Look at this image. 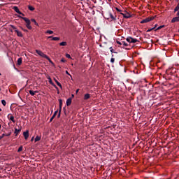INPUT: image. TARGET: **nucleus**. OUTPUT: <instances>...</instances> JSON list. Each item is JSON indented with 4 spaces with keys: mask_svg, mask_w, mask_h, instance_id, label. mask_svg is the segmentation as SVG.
I'll use <instances>...</instances> for the list:
<instances>
[{
    "mask_svg": "<svg viewBox=\"0 0 179 179\" xmlns=\"http://www.w3.org/2000/svg\"><path fill=\"white\" fill-rule=\"evenodd\" d=\"M54 80H55V83L57 84V85L59 86L61 89H62V84H61L60 83H59V82L56 80V78H54Z\"/></svg>",
    "mask_w": 179,
    "mask_h": 179,
    "instance_id": "a211bd4d",
    "label": "nucleus"
},
{
    "mask_svg": "<svg viewBox=\"0 0 179 179\" xmlns=\"http://www.w3.org/2000/svg\"><path fill=\"white\" fill-rule=\"evenodd\" d=\"M66 62V60H65V59H64V58L61 59V62L65 63Z\"/></svg>",
    "mask_w": 179,
    "mask_h": 179,
    "instance_id": "c03bdc74",
    "label": "nucleus"
},
{
    "mask_svg": "<svg viewBox=\"0 0 179 179\" xmlns=\"http://www.w3.org/2000/svg\"><path fill=\"white\" fill-rule=\"evenodd\" d=\"M52 41H59V40H60V38H59V37L55 36V37H52Z\"/></svg>",
    "mask_w": 179,
    "mask_h": 179,
    "instance_id": "c85d7f7f",
    "label": "nucleus"
},
{
    "mask_svg": "<svg viewBox=\"0 0 179 179\" xmlns=\"http://www.w3.org/2000/svg\"><path fill=\"white\" fill-rule=\"evenodd\" d=\"M23 150V147L22 146H20V148H18V152H20Z\"/></svg>",
    "mask_w": 179,
    "mask_h": 179,
    "instance_id": "4c0bfd02",
    "label": "nucleus"
},
{
    "mask_svg": "<svg viewBox=\"0 0 179 179\" xmlns=\"http://www.w3.org/2000/svg\"><path fill=\"white\" fill-rule=\"evenodd\" d=\"M81 1H83V0H80Z\"/></svg>",
    "mask_w": 179,
    "mask_h": 179,
    "instance_id": "e2e57ef3",
    "label": "nucleus"
},
{
    "mask_svg": "<svg viewBox=\"0 0 179 179\" xmlns=\"http://www.w3.org/2000/svg\"><path fill=\"white\" fill-rule=\"evenodd\" d=\"M177 2H178L179 1V0H176Z\"/></svg>",
    "mask_w": 179,
    "mask_h": 179,
    "instance_id": "052dcab7",
    "label": "nucleus"
},
{
    "mask_svg": "<svg viewBox=\"0 0 179 179\" xmlns=\"http://www.w3.org/2000/svg\"><path fill=\"white\" fill-rule=\"evenodd\" d=\"M58 112H59V110H57L55 113H54V114H53V117H56L57 116V113H58Z\"/></svg>",
    "mask_w": 179,
    "mask_h": 179,
    "instance_id": "e433bc0d",
    "label": "nucleus"
},
{
    "mask_svg": "<svg viewBox=\"0 0 179 179\" xmlns=\"http://www.w3.org/2000/svg\"><path fill=\"white\" fill-rule=\"evenodd\" d=\"M62 106H59V110H60V112H62Z\"/></svg>",
    "mask_w": 179,
    "mask_h": 179,
    "instance_id": "3c124183",
    "label": "nucleus"
},
{
    "mask_svg": "<svg viewBox=\"0 0 179 179\" xmlns=\"http://www.w3.org/2000/svg\"><path fill=\"white\" fill-rule=\"evenodd\" d=\"M41 57H43V58H45V59H47L49 62L52 63L51 59H50L48 56H47V55H45V53H43V52H42Z\"/></svg>",
    "mask_w": 179,
    "mask_h": 179,
    "instance_id": "39448f33",
    "label": "nucleus"
},
{
    "mask_svg": "<svg viewBox=\"0 0 179 179\" xmlns=\"http://www.w3.org/2000/svg\"><path fill=\"white\" fill-rule=\"evenodd\" d=\"M20 29H21L24 32H25V33L29 32L28 29H24V28H23V27H20Z\"/></svg>",
    "mask_w": 179,
    "mask_h": 179,
    "instance_id": "2f4dec72",
    "label": "nucleus"
},
{
    "mask_svg": "<svg viewBox=\"0 0 179 179\" xmlns=\"http://www.w3.org/2000/svg\"><path fill=\"white\" fill-rule=\"evenodd\" d=\"M157 27V24H156L155 25L154 28L156 29Z\"/></svg>",
    "mask_w": 179,
    "mask_h": 179,
    "instance_id": "4d7b16f0",
    "label": "nucleus"
},
{
    "mask_svg": "<svg viewBox=\"0 0 179 179\" xmlns=\"http://www.w3.org/2000/svg\"><path fill=\"white\" fill-rule=\"evenodd\" d=\"M79 91H80V90H79V89L76 90V94H78V92H79Z\"/></svg>",
    "mask_w": 179,
    "mask_h": 179,
    "instance_id": "49530a36",
    "label": "nucleus"
},
{
    "mask_svg": "<svg viewBox=\"0 0 179 179\" xmlns=\"http://www.w3.org/2000/svg\"><path fill=\"white\" fill-rule=\"evenodd\" d=\"M23 136L25 140H27L29 136V131L28 130H27L26 131L23 132Z\"/></svg>",
    "mask_w": 179,
    "mask_h": 179,
    "instance_id": "0eeeda50",
    "label": "nucleus"
},
{
    "mask_svg": "<svg viewBox=\"0 0 179 179\" xmlns=\"http://www.w3.org/2000/svg\"><path fill=\"white\" fill-rule=\"evenodd\" d=\"M53 38L52 36H50L48 37V38Z\"/></svg>",
    "mask_w": 179,
    "mask_h": 179,
    "instance_id": "5fc2aeb1",
    "label": "nucleus"
},
{
    "mask_svg": "<svg viewBox=\"0 0 179 179\" xmlns=\"http://www.w3.org/2000/svg\"><path fill=\"white\" fill-rule=\"evenodd\" d=\"M74 97H75L74 94H71V99H72L73 98H74Z\"/></svg>",
    "mask_w": 179,
    "mask_h": 179,
    "instance_id": "864d4df0",
    "label": "nucleus"
},
{
    "mask_svg": "<svg viewBox=\"0 0 179 179\" xmlns=\"http://www.w3.org/2000/svg\"><path fill=\"white\" fill-rule=\"evenodd\" d=\"M154 19H155V17H154V16L148 17H146V18L142 20L141 21V24H145V23L150 22V21H152Z\"/></svg>",
    "mask_w": 179,
    "mask_h": 179,
    "instance_id": "f03ea898",
    "label": "nucleus"
},
{
    "mask_svg": "<svg viewBox=\"0 0 179 179\" xmlns=\"http://www.w3.org/2000/svg\"><path fill=\"white\" fill-rule=\"evenodd\" d=\"M64 110H65V108H63Z\"/></svg>",
    "mask_w": 179,
    "mask_h": 179,
    "instance_id": "680f3d73",
    "label": "nucleus"
},
{
    "mask_svg": "<svg viewBox=\"0 0 179 179\" xmlns=\"http://www.w3.org/2000/svg\"><path fill=\"white\" fill-rule=\"evenodd\" d=\"M20 15L24 16V14L23 13H20Z\"/></svg>",
    "mask_w": 179,
    "mask_h": 179,
    "instance_id": "8fccbe9b",
    "label": "nucleus"
},
{
    "mask_svg": "<svg viewBox=\"0 0 179 179\" xmlns=\"http://www.w3.org/2000/svg\"><path fill=\"white\" fill-rule=\"evenodd\" d=\"M31 22H34V24L36 25V26H38V23L36 22V20L34 19V18H31L30 20Z\"/></svg>",
    "mask_w": 179,
    "mask_h": 179,
    "instance_id": "6ab92c4d",
    "label": "nucleus"
},
{
    "mask_svg": "<svg viewBox=\"0 0 179 179\" xmlns=\"http://www.w3.org/2000/svg\"><path fill=\"white\" fill-rule=\"evenodd\" d=\"M61 117V110H59L57 118H59Z\"/></svg>",
    "mask_w": 179,
    "mask_h": 179,
    "instance_id": "37998d69",
    "label": "nucleus"
},
{
    "mask_svg": "<svg viewBox=\"0 0 179 179\" xmlns=\"http://www.w3.org/2000/svg\"><path fill=\"white\" fill-rule=\"evenodd\" d=\"M154 29H155V27H152V28L148 29L147 30V32H150V31H152L154 30Z\"/></svg>",
    "mask_w": 179,
    "mask_h": 179,
    "instance_id": "c9c22d12",
    "label": "nucleus"
},
{
    "mask_svg": "<svg viewBox=\"0 0 179 179\" xmlns=\"http://www.w3.org/2000/svg\"><path fill=\"white\" fill-rule=\"evenodd\" d=\"M179 11V5L178 4L174 8V13Z\"/></svg>",
    "mask_w": 179,
    "mask_h": 179,
    "instance_id": "bb28decb",
    "label": "nucleus"
},
{
    "mask_svg": "<svg viewBox=\"0 0 179 179\" xmlns=\"http://www.w3.org/2000/svg\"><path fill=\"white\" fill-rule=\"evenodd\" d=\"M13 10H14V11L18 14H22V12L20 10L17 6L13 7Z\"/></svg>",
    "mask_w": 179,
    "mask_h": 179,
    "instance_id": "9d476101",
    "label": "nucleus"
},
{
    "mask_svg": "<svg viewBox=\"0 0 179 179\" xmlns=\"http://www.w3.org/2000/svg\"><path fill=\"white\" fill-rule=\"evenodd\" d=\"M122 43L125 47H127L129 45V44L126 41H122Z\"/></svg>",
    "mask_w": 179,
    "mask_h": 179,
    "instance_id": "7c9ffc66",
    "label": "nucleus"
},
{
    "mask_svg": "<svg viewBox=\"0 0 179 179\" xmlns=\"http://www.w3.org/2000/svg\"><path fill=\"white\" fill-rule=\"evenodd\" d=\"M115 10H117V12H122V10L117 7H115Z\"/></svg>",
    "mask_w": 179,
    "mask_h": 179,
    "instance_id": "a19ab883",
    "label": "nucleus"
},
{
    "mask_svg": "<svg viewBox=\"0 0 179 179\" xmlns=\"http://www.w3.org/2000/svg\"><path fill=\"white\" fill-rule=\"evenodd\" d=\"M41 138L38 136H37L35 139H34V142H37V141H41Z\"/></svg>",
    "mask_w": 179,
    "mask_h": 179,
    "instance_id": "a878e982",
    "label": "nucleus"
},
{
    "mask_svg": "<svg viewBox=\"0 0 179 179\" xmlns=\"http://www.w3.org/2000/svg\"><path fill=\"white\" fill-rule=\"evenodd\" d=\"M176 15H177L178 17H179V10H178V13H176Z\"/></svg>",
    "mask_w": 179,
    "mask_h": 179,
    "instance_id": "09e8293b",
    "label": "nucleus"
},
{
    "mask_svg": "<svg viewBox=\"0 0 179 179\" xmlns=\"http://www.w3.org/2000/svg\"><path fill=\"white\" fill-rule=\"evenodd\" d=\"M1 104H3V106H6V101L5 100H1Z\"/></svg>",
    "mask_w": 179,
    "mask_h": 179,
    "instance_id": "f704fd0d",
    "label": "nucleus"
},
{
    "mask_svg": "<svg viewBox=\"0 0 179 179\" xmlns=\"http://www.w3.org/2000/svg\"><path fill=\"white\" fill-rule=\"evenodd\" d=\"M29 93L31 96H34L36 93H38V91H32L31 90H30L29 91Z\"/></svg>",
    "mask_w": 179,
    "mask_h": 179,
    "instance_id": "2eb2a0df",
    "label": "nucleus"
},
{
    "mask_svg": "<svg viewBox=\"0 0 179 179\" xmlns=\"http://www.w3.org/2000/svg\"><path fill=\"white\" fill-rule=\"evenodd\" d=\"M48 80H49V81H48L49 83H50L51 85H52L53 87H55V88L57 90H58V87H57V85H55V84H54V83H53L52 78H50V77H49V78H48Z\"/></svg>",
    "mask_w": 179,
    "mask_h": 179,
    "instance_id": "6e6552de",
    "label": "nucleus"
},
{
    "mask_svg": "<svg viewBox=\"0 0 179 179\" xmlns=\"http://www.w3.org/2000/svg\"><path fill=\"white\" fill-rule=\"evenodd\" d=\"M178 32H179V28H178Z\"/></svg>",
    "mask_w": 179,
    "mask_h": 179,
    "instance_id": "0e129e2a",
    "label": "nucleus"
},
{
    "mask_svg": "<svg viewBox=\"0 0 179 179\" xmlns=\"http://www.w3.org/2000/svg\"><path fill=\"white\" fill-rule=\"evenodd\" d=\"M2 111V110H1V108H0V112H1Z\"/></svg>",
    "mask_w": 179,
    "mask_h": 179,
    "instance_id": "bf43d9fd",
    "label": "nucleus"
},
{
    "mask_svg": "<svg viewBox=\"0 0 179 179\" xmlns=\"http://www.w3.org/2000/svg\"><path fill=\"white\" fill-rule=\"evenodd\" d=\"M108 17H107V20H109V18H110V21H116L117 20L116 16H114L112 13L108 12Z\"/></svg>",
    "mask_w": 179,
    "mask_h": 179,
    "instance_id": "7ed1b4c3",
    "label": "nucleus"
},
{
    "mask_svg": "<svg viewBox=\"0 0 179 179\" xmlns=\"http://www.w3.org/2000/svg\"><path fill=\"white\" fill-rule=\"evenodd\" d=\"M110 52H111V57H114L113 54H117V52H115L114 49H111Z\"/></svg>",
    "mask_w": 179,
    "mask_h": 179,
    "instance_id": "5701e85b",
    "label": "nucleus"
},
{
    "mask_svg": "<svg viewBox=\"0 0 179 179\" xmlns=\"http://www.w3.org/2000/svg\"><path fill=\"white\" fill-rule=\"evenodd\" d=\"M10 27H11V29H14L15 31L17 30V27L13 24H10Z\"/></svg>",
    "mask_w": 179,
    "mask_h": 179,
    "instance_id": "473e14b6",
    "label": "nucleus"
},
{
    "mask_svg": "<svg viewBox=\"0 0 179 179\" xmlns=\"http://www.w3.org/2000/svg\"><path fill=\"white\" fill-rule=\"evenodd\" d=\"M34 137H32L31 139V141H34Z\"/></svg>",
    "mask_w": 179,
    "mask_h": 179,
    "instance_id": "6e6d98bb",
    "label": "nucleus"
},
{
    "mask_svg": "<svg viewBox=\"0 0 179 179\" xmlns=\"http://www.w3.org/2000/svg\"><path fill=\"white\" fill-rule=\"evenodd\" d=\"M28 9L30 10V11H34L35 10V8L33 7L31 5H29L28 6Z\"/></svg>",
    "mask_w": 179,
    "mask_h": 179,
    "instance_id": "4be33fe9",
    "label": "nucleus"
},
{
    "mask_svg": "<svg viewBox=\"0 0 179 179\" xmlns=\"http://www.w3.org/2000/svg\"><path fill=\"white\" fill-rule=\"evenodd\" d=\"M66 106H70L72 103V98H69L67 100H66Z\"/></svg>",
    "mask_w": 179,
    "mask_h": 179,
    "instance_id": "9b49d317",
    "label": "nucleus"
},
{
    "mask_svg": "<svg viewBox=\"0 0 179 179\" xmlns=\"http://www.w3.org/2000/svg\"><path fill=\"white\" fill-rule=\"evenodd\" d=\"M10 31H11V32H13V29H10Z\"/></svg>",
    "mask_w": 179,
    "mask_h": 179,
    "instance_id": "13d9d810",
    "label": "nucleus"
},
{
    "mask_svg": "<svg viewBox=\"0 0 179 179\" xmlns=\"http://www.w3.org/2000/svg\"><path fill=\"white\" fill-rule=\"evenodd\" d=\"M164 27H165V25H161V26L158 27L155 29V31L160 30V29H162V28H164Z\"/></svg>",
    "mask_w": 179,
    "mask_h": 179,
    "instance_id": "cd10ccee",
    "label": "nucleus"
},
{
    "mask_svg": "<svg viewBox=\"0 0 179 179\" xmlns=\"http://www.w3.org/2000/svg\"><path fill=\"white\" fill-rule=\"evenodd\" d=\"M22 64V57H20L18 60H17V65L21 66Z\"/></svg>",
    "mask_w": 179,
    "mask_h": 179,
    "instance_id": "4468645a",
    "label": "nucleus"
},
{
    "mask_svg": "<svg viewBox=\"0 0 179 179\" xmlns=\"http://www.w3.org/2000/svg\"><path fill=\"white\" fill-rule=\"evenodd\" d=\"M36 53L41 57V55L43 54V52H41V50H36Z\"/></svg>",
    "mask_w": 179,
    "mask_h": 179,
    "instance_id": "b1692460",
    "label": "nucleus"
},
{
    "mask_svg": "<svg viewBox=\"0 0 179 179\" xmlns=\"http://www.w3.org/2000/svg\"><path fill=\"white\" fill-rule=\"evenodd\" d=\"M115 59H114V57H111L110 62L113 64L115 63Z\"/></svg>",
    "mask_w": 179,
    "mask_h": 179,
    "instance_id": "ea45409f",
    "label": "nucleus"
},
{
    "mask_svg": "<svg viewBox=\"0 0 179 179\" xmlns=\"http://www.w3.org/2000/svg\"><path fill=\"white\" fill-rule=\"evenodd\" d=\"M178 5H179V2H178Z\"/></svg>",
    "mask_w": 179,
    "mask_h": 179,
    "instance_id": "69168bd1",
    "label": "nucleus"
},
{
    "mask_svg": "<svg viewBox=\"0 0 179 179\" xmlns=\"http://www.w3.org/2000/svg\"><path fill=\"white\" fill-rule=\"evenodd\" d=\"M11 134H12L11 132H10L7 134H3V135L0 136V140H1L5 136H10L11 135Z\"/></svg>",
    "mask_w": 179,
    "mask_h": 179,
    "instance_id": "dca6fc26",
    "label": "nucleus"
},
{
    "mask_svg": "<svg viewBox=\"0 0 179 179\" xmlns=\"http://www.w3.org/2000/svg\"><path fill=\"white\" fill-rule=\"evenodd\" d=\"M7 118H8V120H11V122H13V123L16 122V121L15 120L14 116H13L11 114H8V115H7Z\"/></svg>",
    "mask_w": 179,
    "mask_h": 179,
    "instance_id": "423d86ee",
    "label": "nucleus"
},
{
    "mask_svg": "<svg viewBox=\"0 0 179 179\" xmlns=\"http://www.w3.org/2000/svg\"><path fill=\"white\" fill-rule=\"evenodd\" d=\"M90 97H91V95H90V94H85L84 95L83 99H84L85 101H87V100L90 99Z\"/></svg>",
    "mask_w": 179,
    "mask_h": 179,
    "instance_id": "ddd939ff",
    "label": "nucleus"
},
{
    "mask_svg": "<svg viewBox=\"0 0 179 179\" xmlns=\"http://www.w3.org/2000/svg\"><path fill=\"white\" fill-rule=\"evenodd\" d=\"M109 49H110V51H111L112 50H113V48H112V46H110V47L109 48Z\"/></svg>",
    "mask_w": 179,
    "mask_h": 179,
    "instance_id": "603ef678",
    "label": "nucleus"
},
{
    "mask_svg": "<svg viewBox=\"0 0 179 179\" xmlns=\"http://www.w3.org/2000/svg\"><path fill=\"white\" fill-rule=\"evenodd\" d=\"M15 33H17V36L18 37H23V34L21 31H20L18 29L15 30Z\"/></svg>",
    "mask_w": 179,
    "mask_h": 179,
    "instance_id": "f8f14e48",
    "label": "nucleus"
},
{
    "mask_svg": "<svg viewBox=\"0 0 179 179\" xmlns=\"http://www.w3.org/2000/svg\"><path fill=\"white\" fill-rule=\"evenodd\" d=\"M60 46H66L67 45V42L66 41H62L59 43Z\"/></svg>",
    "mask_w": 179,
    "mask_h": 179,
    "instance_id": "aec40b11",
    "label": "nucleus"
},
{
    "mask_svg": "<svg viewBox=\"0 0 179 179\" xmlns=\"http://www.w3.org/2000/svg\"><path fill=\"white\" fill-rule=\"evenodd\" d=\"M46 33L48 34H50V35H51V34H54V31H52V30H47V31H46Z\"/></svg>",
    "mask_w": 179,
    "mask_h": 179,
    "instance_id": "c756f323",
    "label": "nucleus"
},
{
    "mask_svg": "<svg viewBox=\"0 0 179 179\" xmlns=\"http://www.w3.org/2000/svg\"><path fill=\"white\" fill-rule=\"evenodd\" d=\"M120 14L123 16L124 18L125 19H130L132 17V15L129 13H120Z\"/></svg>",
    "mask_w": 179,
    "mask_h": 179,
    "instance_id": "20e7f679",
    "label": "nucleus"
},
{
    "mask_svg": "<svg viewBox=\"0 0 179 179\" xmlns=\"http://www.w3.org/2000/svg\"><path fill=\"white\" fill-rule=\"evenodd\" d=\"M66 74L71 76V74L69 73V71H66Z\"/></svg>",
    "mask_w": 179,
    "mask_h": 179,
    "instance_id": "de8ad7c7",
    "label": "nucleus"
},
{
    "mask_svg": "<svg viewBox=\"0 0 179 179\" xmlns=\"http://www.w3.org/2000/svg\"><path fill=\"white\" fill-rule=\"evenodd\" d=\"M55 118V117L52 116V117L50 119L49 122H52V120H53Z\"/></svg>",
    "mask_w": 179,
    "mask_h": 179,
    "instance_id": "79ce46f5",
    "label": "nucleus"
},
{
    "mask_svg": "<svg viewBox=\"0 0 179 179\" xmlns=\"http://www.w3.org/2000/svg\"><path fill=\"white\" fill-rule=\"evenodd\" d=\"M179 22V16H176L172 18L171 23H175Z\"/></svg>",
    "mask_w": 179,
    "mask_h": 179,
    "instance_id": "1a4fd4ad",
    "label": "nucleus"
},
{
    "mask_svg": "<svg viewBox=\"0 0 179 179\" xmlns=\"http://www.w3.org/2000/svg\"><path fill=\"white\" fill-rule=\"evenodd\" d=\"M59 106H62V105H63V101H62V99H59Z\"/></svg>",
    "mask_w": 179,
    "mask_h": 179,
    "instance_id": "72a5a7b5",
    "label": "nucleus"
},
{
    "mask_svg": "<svg viewBox=\"0 0 179 179\" xmlns=\"http://www.w3.org/2000/svg\"><path fill=\"white\" fill-rule=\"evenodd\" d=\"M66 57L68 59H71V55H69V53L66 54Z\"/></svg>",
    "mask_w": 179,
    "mask_h": 179,
    "instance_id": "58836bf2",
    "label": "nucleus"
},
{
    "mask_svg": "<svg viewBox=\"0 0 179 179\" xmlns=\"http://www.w3.org/2000/svg\"><path fill=\"white\" fill-rule=\"evenodd\" d=\"M20 131H21V129H15L14 134H15V136H17Z\"/></svg>",
    "mask_w": 179,
    "mask_h": 179,
    "instance_id": "412c9836",
    "label": "nucleus"
},
{
    "mask_svg": "<svg viewBox=\"0 0 179 179\" xmlns=\"http://www.w3.org/2000/svg\"><path fill=\"white\" fill-rule=\"evenodd\" d=\"M18 17L21 18L22 20H23L24 21V22L26 23L25 26L29 30L32 29V27L31 25V20L29 18L22 17L20 15H18Z\"/></svg>",
    "mask_w": 179,
    "mask_h": 179,
    "instance_id": "f257e3e1",
    "label": "nucleus"
},
{
    "mask_svg": "<svg viewBox=\"0 0 179 179\" xmlns=\"http://www.w3.org/2000/svg\"><path fill=\"white\" fill-rule=\"evenodd\" d=\"M117 43L118 45H122V42H120V41H117Z\"/></svg>",
    "mask_w": 179,
    "mask_h": 179,
    "instance_id": "a18cd8bd",
    "label": "nucleus"
},
{
    "mask_svg": "<svg viewBox=\"0 0 179 179\" xmlns=\"http://www.w3.org/2000/svg\"><path fill=\"white\" fill-rule=\"evenodd\" d=\"M126 41L129 43H131V36H129L127 38Z\"/></svg>",
    "mask_w": 179,
    "mask_h": 179,
    "instance_id": "393cba45",
    "label": "nucleus"
},
{
    "mask_svg": "<svg viewBox=\"0 0 179 179\" xmlns=\"http://www.w3.org/2000/svg\"><path fill=\"white\" fill-rule=\"evenodd\" d=\"M137 42H139V41L137 38L131 37V43H136Z\"/></svg>",
    "mask_w": 179,
    "mask_h": 179,
    "instance_id": "f3484780",
    "label": "nucleus"
}]
</instances>
